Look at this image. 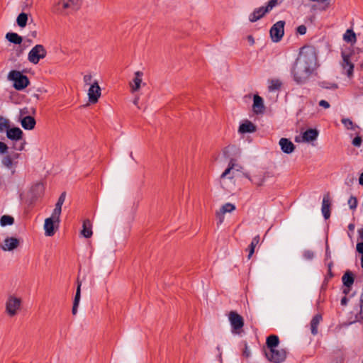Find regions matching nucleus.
Segmentation results:
<instances>
[{
    "label": "nucleus",
    "mask_w": 363,
    "mask_h": 363,
    "mask_svg": "<svg viewBox=\"0 0 363 363\" xmlns=\"http://www.w3.org/2000/svg\"><path fill=\"white\" fill-rule=\"evenodd\" d=\"M318 66L317 51L313 45H304L300 50L291 70L294 80L298 84L306 82Z\"/></svg>",
    "instance_id": "obj_1"
},
{
    "label": "nucleus",
    "mask_w": 363,
    "mask_h": 363,
    "mask_svg": "<svg viewBox=\"0 0 363 363\" xmlns=\"http://www.w3.org/2000/svg\"><path fill=\"white\" fill-rule=\"evenodd\" d=\"M7 78L9 81L13 82V86L18 91L23 90L30 84L28 77L18 70L9 72Z\"/></svg>",
    "instance_id": "obj_2"
},
{
    "label": "nucleus",
    "mask_w": 363,
    "mask_h": 363,
    "mask_svg": "<svg viewBox=\"0 0 363 363\" xmlns=\"http://www.w3.org/2000/svg\"><path fill=\"white\" fill-rule=\"evenodd\" d=\"M264 355L268 361L273 363L283 362L287 355L285 349L274 348L273 350H264Z\"/></svg>",
    "instance_id": "obj_3"
},
{
    "label": "nucleus",
    "mask_w": 363,
    "mask_h": 363,
    "mask_svg": "<svg viewBox=\"0 0 363 363\" xmlns=\"http://www.w3.org/2000/svg\"><path fill=\"white\" fill-rule=\"evenodd\" d=\"M229 321L231 325L232 332L235 334H240L244 326V319L236 311H232L228 314Z\"/></svg>",
    "instance_id": "obj_4"
},
{
    "label": "nucleus",
    "mask_w": 363,
    "mask_h": 363,
    "mask_svg": "<svg viewBox=\"0 0 363 363\" xmlns=\"http://www.w3.org/2000/svg\"><path fill=\"white\" fill-rule=\"evenodd\" d=\"M47 55V51L43 45H36L28 53V59L33 64H38L40 59Z\"/></svg>",
    "instance_id": "obj_5"
},
{
    "label": "nucleus",
    "mask_w": 363,
    "mask_h": 363,
    "mask_svg": "<svg viewBox=\"0 0 363 363\" xmlns=\"http://www.w3.org/2000/svg\"><path fill=\"white\" fill-rule=\"evenodd\" d=\"M284 25L285 21H279L272 26L269 33L273 42L278 43L281 40L284 34Z\"/></svg>",
    "instance_id": "obj_6"
},
{
    "label": "nucleus",
    "mask_w": 363,
    "mask_h": 363,
    "mask_svg": "<svg viewBox=\"0 0 363 363\" xmlns=\"http://www.w3.org/2000/svg\"><path fill=\"white\" fill-rule=\"evenodd\" d=\"M21 305V299L10 296L6 303V311L11 316H14Z\"/></svg>",
    "instance_id": "obj_7"
},
{
    "label": "nucleus",
    "mask_w": 363,
    "mask_h": 363,
    "mask_svg": "<svg viewBox=\"0 0 363 363\" xmlns=\"http://www.w3.org/2000/svg\"><path fill=\"white\" fill-rule=\"evenodd\" d=\"M273 8L272 5L267 2V6H260L255 9L252 13L249 16V21L252 23L256 22L262 17H264L267 13H269Z\"/></svg>",
    "instance_id": "obj_8"
},
{
    "label": "nucleus",
    "mask_w": 363,
    "mask_h": 363,
    "mask_svg": "<svg viewBox=\"0 0 363 363\" xmlns=\"http://www.w3.org/2000/svg\"><path fill=\"white\" fill-rule=\"evenodd\" d=\"M77 11L67 0H60L53 7V12L62 15H68L72 11Z\"/></svg>",
    "instance_id": "obj_9"
},
{
    "label": "nucleus",
    "mask_w": 363,
    "mask_h": 363,
    "mask_svg": "<svg viewBox=\"0 0 363 363\" xmlns=\"http://www.w3.org/2000/svg\"><path fill=\"white\" fill-rule=\"evenodd\" d=\"M101 87L99 86L98 82L95 81L91 84L88 90L89 101L91 104H96L98 102L101 94Z\"/></svg>",
    "instance_id": "obj_10"
},
{
    "label": "nucleus",
    "mask_w": 363,
    "mask_h": 363,
    "mask_svg": "<svg viewBox=\"0 0 363 363\" xmlns=\"http://www.w3.org/2000/svg\"><path fill=\"white\" fill-rule=\"evenodd\" d=\"M234 210H235V206L231 203H226L223 205L219 211L216 213V216L218 219V224H221L223 222L225 213H231Z\"/></svg>",
    "instance_id": "obj_11"
},
{
    "label": "nucleus",
    "mask_w": 363,
    "mask_h": 363,
    "mask_svg": "<svg viewBox=\"0 0 363 363\" xmlns=\"http://www.w3.org/2000/svg\"><path fill=\"white\" fill-rule=\"evenodd\" d=\"M18 245V239L13 237H8L4 240V244L1 245V248L4 251H11L17 248Z\"/></svg>",
    "instance_id": "obj_12"
},
{
    "label": "nucleus",
    "mask_w": 363,
    "mask_h": 363,
    "mask_svg": "<svg viewBox=\"0 0 363 363\" xmlns=\"http://www.w3.org/2000/svg\"><path fill=\"white\" fill-rule=\"evenodd\" d=\"M330 194L328 192L323 196L321 208L323 216L325 220L328 219L330 216Z\"/></svg>",
    "instance_id": "obj_13"
},
{
    "label": "nucleus",
    "mask_w": 363,
    "mask_h": 363,
    "mask_svg": "<svg viewBox=\"0 0 363 363\" xmlns=\"http://www.w3.org/2000/svg\"><path fill=\"white\" fill-rule=\"evenodd\" d=\"M23 133L18 127L9 128L6 131V137L13 141H18L23 138Z\"/></svg>",
    "instance_id": "obj_14"
},
{
    "label": "nucleus",
    "mask_w": 363,
    "mask_h": 363,
    "mask_svg": "<svg viewBox=\"0 0 363 363\" xmlns=\"http://www.w3.org/2000/svg\"><path fill=\"white\" fill-rule=\"evenodd\" d=\"M18 120L21 122V126L25 130H31L35 128L36 121L34 117L30 116H26L23 118H19Z\"/></svg>",
    "instance_id": "obj_15"
},
{
    "label": "nucleus",
    "mask_w": 363,
    "mask_h": 363,
    "mask_svg": "<svg viewBox=\"0 0 363 363\" xmlns=\"http://www.w3.org/2000/svg\"><path fill=\"white\" fill-rule=\"evenodd\" d=\"M281 150L286 154H290L295 150L294 144L288 138H282L279 143Z\"/></svg>",
    "instance_id": "obj_16"
},
{
    "label": "nucleus",
    "mask_w": 363,
    "mask_h": 363,
    "mask_svg": "<svg viewBox=\"0 0 363 363\" xmlns=\"http://www.w3.org/2000/svg\"><path fill=\"white\" fill-rule=\"evenodd\" d=\"M342 66L344 69H346L348 76L353 73L354 65L350 60V55L345 52H342Z\"/></svg>",
    "instance_id": "obj_17"
},
{
    "label": "nucleus",
    "mask_w": 363,
    "mask_h": 363,
    "mask_svg": "<svg viewBox=\"0 0 363 363\" xmlns=\"http://www.w3.org/2000/svg\"><path fill=\"white\" fill-rule=\"evenodd\" d=\"M77 287L76 290V294L74 296V301H73V306L72 309V313L75 315L77 313V309L80 301L81 298V286H82V281L77 279Z\"/></svg>",
    "instance_id": "obj_18"
},
{
    "label": "nucleus",
    "mask_w": 363,
    "mask_h": 363,
    "mask_svg": "<svg viewBox=\"0 0 363 363\" xmlns=\"http://www.w3.org/2000/svg\"><path fill=\"white\" fill-rule=\"evenodd\" d=\"M319 131L315 128H309L302 134L303 142L309 143L315 140L318 136Z\"/></svg>",
    "instance_id": "obj_19"
},
{
    "label": "nucleus",
    "mask_w": 363,
    "mask_h": 363,
    "mask_svg": "<svg viewBox=\"0 0 363 363\" xmlns=\"http://www.w3.org/2000/svg\"><path fill=\"white\" fill-rule=\"evenodd\" d=\"M252 108L256 114L262 113L264 109L263 99L257 94H255L253 98Z\"/></svg>",
    "instance_id": "obj_20"
},
{
    "label": "nucleus",
    "mask_w": 363,
    "mask_h": 363,
    "mask_svg": "<svg viewBox=\"0 0 363 363\" xmlns=\"http://www.w3.org/2000/svg\"><path fill=\"white\" fill-rule=\"evenodd\" d=\"M256 130V125L248 120H246L244 123H241L238 129V131L240 133H251L255 132Z\"/></svg>",
    "instance_id": "obj_21"
},
{
    "label": "nucleus",
    "mask_w": 363,
    "mask_h": 363,
    "mask_svg": "<svg viewBox=\"0 0 363 363\" xmlns=\"http://www.w3.org/2000/svg\"><path fill=\"white\" fill-rule=\"evenodd\" d=\"M55 219L48 218L45 220L44 228L47 236H52L55 233Z\"/></svg>",
    "instance_id": "obj_22"
},
{
    "label": "nucleus",
    "mask_w": 363,
    "mask_h": 363,
    "mask_svg": "<svg viewBox=\"0 0 363 363\" xmlns=\"http://www.w3.org/2000/svg\"><path fill=\"white\" fill-rule=\"evenodd\" d=\"M279 338L276 335H270L267 337L266 345L267 350H273L274 348L278 347L279 345Z\"/></svg>",
    "instance_id": "obj_23"
},
{
    "label": "nucleus",
    "mask_w": 363,
    "mask_h": 363,
    "mask_svg": "<svg viewBox=\"0 0 363 363\" xmlns=\"http://www.w3.org/2000/svg\"><path fill=\"white\" fill-rule=\"evenodd\" d=\"M143 72L138 71L135 73V77L133 80V83H130L131 91L133 92L138 91L140 87V84L142 82V77Z\"/></svg>",
    "instance_id": "obj_24"
},
{
    "label": "nucleus",
    "mask_w": 363,
    "mask_h": 363,
    "mask_svg": "<svg viewBox=\"0 0 363 363\" xmlns=\"http://www.w3.org/2000/svg\"><path fill=\"white\" fill-rule=\"evenodd\" d=\"M81 233L86 238H89L92 235L91 223L89 219L84 220Z\"/></svg>",
    "instance_id": "obj_25"
},
{
    "label": "nucleus",
    "mask_w": 363,
    "mask_h": 363,
    "mask_svg": "<svg viewBox=\"0 0 363 363\" xmlns=\"http://www.w3.org/2000/svg\"><path fill=\"white\" fill-rule=\"evenodd\" d=\"M322 320V315L320 314H316L314 315L311 321V330L313 335L318 334V327Z\"/></svg>",
    "instance_id": "obj_26"
},
{
    "label": "nucleus",
    "mask_w": 363,
    "mask_h": 363,
    "mask_svg": "<svg viewBox=\"0 0 363 363\" xmlns=\"http://www.w3.org/2000/svg\"><path fill=\"white\" fill-rule=\"evenodd\" d=\"M6 39L15 45H21L23 38L16 33L9 32L6 35Z\"/></svg>",
    "instance_id": "obj_27"
},
{
    "label": "nucleus",
    "mask_w": 363,
    "mask_h": 363,
    "mask_svg": "<svg viewBox=\"0 0 363 363\" xmlns=\"http://www.w3.org/2000/svg\"><path fill=\"white\" fill-rule=\"evenodd\" d=\"M342 281L343 283V286H352L354 284V274L350 271H347L344 274V275L342 277Z\"/></svg>",
    "instance_id": "obj_28"
},
{
    "label": "nucleus",
    "mask_w": 363,
    "mask_h": 363,
    "mask_svg": "<svg viewBox=\"0 0 363 363\" xmlns=\"http://www.w3.org/2000/svg\"><path fill=\"white\" fill-rule=\"evenodd\" d=\"M343 40L347 43H351L352 45L356 43V34L352 29H347L346 30L345 33L343 35Z\"/></svg>",
    "instance_id": "obj_29"
},
{
    "label": "nucleus",
    "mask_w": 363,
    "mask_h": 363,
    "mask_svg": "<svg viewBox=\"0 0 363 363\" xmlns=\"http://www.w3.org/2000/svg\"><path fill=\"white\" fill-rule=\"evenodd\" d=\"M359 239L362 240L357 244V251L361 255V267L363 269V228L358 230Z\"/></svg>",
    "instance_id": "obj_30"
},
{
    "label": "nucleus",
    "mask_w": 363,
    "mask_h": 363,
    "mask_svg": "<svg viewBox=\"0 0 363 363\" xmlns=\"http://www.w3.org/2000/svg\"><path fill=\"white\" fill-rule=\"evenodd\" d=\"M1 163L4 166L10 169L13 167H16L18 164V162H13L12 156H10V155H6L2 158Z\"/></svg>",
    "instance_id": "obj_31"
},
{
    "label": "nucleus",
    "mask_w": 363,
    "mask_h": 363,
    "mask_svg": "<svg viewBox=\"0 0 363 363\" xmlns=\"http://www.w3.org/2000/svg\"><path fill=\"white\" fill-rule=\"evenodd\" d=\"M259 235H256L255 238H253L250 245H249L248 247V250H249V254H248V259H250L251 258V257L252 256V255L254 254L255 252V249L256 247V246L258 245V243L259 242Z\"/></svg>",
    "instance_id": "obj_32"
},
{
    "label": "nucleus",
    "mask_w": 363,
    "mask_h": 363,
    "mask_svg": "<svg viewBox=\"0 0 363 363\" xmlns=\"http://www.w3.org/2000/svg\"><path fill=\"white\" fill-rule=\"evenodd\" d=\"M28 16V14L21 12L16 18L17 25L21 28H24L27 25Z\"/></svg>",
    "instance_id": "obj_33"
},
{
    "label": "nucleus",
    "mask_w": 363,
    "mask_h": 363,
    "mask_svg": "<svg viewBox=\"0 0 363 363\" xmlns=\"http://www.w3.org/2000/svg\"><path fill=\"white\" fill-rule=\"evenodd\" d=\"M14 223V218L9 215H4L0 218V225L2 227L11 225Z\"/></svg>",
    "instance_id": "obj_34"
},
{
    "label": "nucleus",
    "mask_w": 363,
    "mask_h": 363,
    "mask_svg": "<svg viewBox=\"0 0 363 363\" xmlns=\"http://www.w3.org/2000/svg\"><path fill=\"white\" fill-rule=\"evenodd\" d=\"M10 126L9 120L3 116H0V133L6 132Z\"/></svg>",
    "instance_id": "obj_35"
},
{
    "label": "nucleus",
    "mask_w": 363,
    "mask_h": 363,
    "mask_svg": "<svg viewBox=\"0 0 363 363\" xmlns=\"http://www.w3.org/2000/svg\"><path fill=\"white\" fill-rule=\"evenodd\" d=\"M281 83L279 80L272 79L270 82V84L269 85L268 88L270 91H272L279 89L281 88Z\"/></svg>",
    "instance_id": "obj_36"
},
{
    "label": "nucleus",
    "mask_w": 363,
    "mask_h": 363,
    "mask_svg": "<svg viewBox=\"0 0 363 363\" xmlns=\"http://www.w3.org/2000/svg\"><path fill=\"white\" fill-rule=\"evenodd\" d=\"M359 306V312L355 315V318L357 321L363 320V294H362L360 296Z\"/></svg>",
    "instance_id": "obj_37"
},
{
    "label": "nucleus",
    "mask_w": 363,
    "mask_h": 363,
    "mask_svg": "<svg viewBox=\"0 0 363 363\" xmlns=\"http://www.w3.org/2000/svg\"><path fill=\"white\" fill-rule=\"evenodd\" d=\"M61 211H62V208L55 206V208L52 213V216L50 218L55 219L57 223H59Z\"/></svg>",
    "instance_id": "obj_38"
},
{
    "label": "nucleus",
    "mask_w": 363,
    "mask_h": 363,
    "mask_svg": "<svg viewBox=\"0 0 363 363\" xmlns=\"http://www.w3.org/2000/svg\"><path fill=\"white\" fill-rule=\"evenodd\" d=\"M348 205L352 210L356 209L357 206V199L355 196H351L348 200Z\"/></svg>",
    "instance_id": "obj_39"
},
{
    "label": "nucleus",
    "mask_w": 363,
    "mask_h": 363,
    "mask_svg": "<svg viewBox=\"0 0 363 363\" xmlns=\"http://www.w3.org/2000/svg\"><path fill=\"white\" fill-rule=\"evenodd\" d=\"M341 121L347 129H354L353 122L350 119L342 118Z\"/></svg>",
    "instance_id": "obj_40"
},
{
    "label": "nucleus",
    "mask_w": 363,
    "mask_h": 363,
    "mask_svg": "<svg viewBox=\"0 0 363 363\" xmlns=\"http://www.w3.org/2000/svg\"><path fill=\"white\" fill-rule=\"evenodd\" d=\"M65 197H66V192L64 191L60 194V196L55 204V206L62 208V206L63 203L65 202Z\"/></svg>",
    "instance_id": "obj_41"
},
{
    "label": "nucleus",
    "mask_w": 363,
    "mask_h": 363,
    "mask_svg": "<svg viewBox=\"0 0 363 363\" xmlns=\"http://www.w3.org/2000/svg\"><path fill=\"white\" fill-rule=\"evenodd\" d=\"M75 9L78 10L82 4V0H67Z\"/></svg>",
    "instance_id": "obj_42"
},
{
    "label": "nucleus",
    "mask_w": 363,
    "mask_h": 363,
    "mask_svg": "<svg viewBox=\"0 0 363 363\" xmlns=\"http://www.w3.org/2000/svg\"><path fill=\"white\" fill-rule=\"evenodd\" d=\"M303 257L307 260H311L314 257V252L311 250H305L303 252Z\"/></svg>",
    "instance_id": "obj_43"
},
{
    "label": "nucleus",
    "mask_w": 363,
    "mask_h": 363,
    "mask_svg": "<svg viewBox=\"0 0 363 363\" xmlns=\"http://www.w3.org/2000/svg\"><path fill=\"white\" fill-rule=\"evenodd\" d=\"M8 145L5 143L0 141V154L6 153L8 152Z\"/></svg>",
    "instance_id": "obj_44"
},
{
    "label": "nucleus",
    "mask_w": 363,
    "mask_h": 363,
    "mask_svg": "<svg viewBox=\"0 0 363 363\" xmlns=\"http://www.w3.org/2000/svg\"><path fill=\"white\" fill-rule=\"evenodd\" d=\"M362 143V137L356 136L352 140V145L355 147H359Z\"/></svg>",
    "instance_id": "obj_45"
},
{
    "label": "nucleus",
    "mask_w": 363,
    "mask_h": 363,
    "mask_svg": "<svg viewBox=\"0 0 363 363\" xmlns=\"http://www.w3.org/2000/svg\"><path fill=\"white\" fill-rule=\"evenodd\" d=\"M306 30H307V28L305 25H300L296 28V32L300 35L306 34Z\"/></svg>",
    "instance_id": "obj_46"
},
{
    "label": "nucleus",
    "mask_w": 363,
    "mask_h": 363,
    "mask_svg": "<svg viewBox=\"0 0 363 363\" xmlns=\"http://www.w3.org/2000/svg\"><path fill=\"white\" fill-rule=\"evenodd\" d=\"M232 169H233V164H228L227 169L221 174V178H223L228 175Z\"/></svg>",
    "instance_id": "obj_47"
},
{
    "label": "nucleus",
    "mask_w": 363,
    "mask_h": 363,
    "mask_svg": "<svg viewBox=\"0 0 363 363\" xmlns=\"http://www.w3.org/2000/svg\"><path fill=\"white\" fill-rule=\"evenodd\" d=\"M345 359L342 354L338 355L335 359H334L332 363H343Z\"/></svg>",
    "instance_id": "obj_48"
},
{
    "label": "nucleus",
    "mask_w": 363,
    "mask_h": 363,
    "mask_svg": "<svg viewBox=\"0 0 363 363\" xmlns=\"http://www.w3.org/2000/svg\"><path fill=\"white\" fill-rule=\"evenodd\" d=\"M28 113H29L28 108L25 107V108H23L20 110L19 118H23V117L26 116V115H27Z\"/></svg>",
    "instance_id": "obj_49"
},
{
    "label": "nucleus",
    "mask_w": 363,
    "mask_h": 363,
    "mask_svg": "<svg viewBox=\"0 0 363 363\" xmlns=\"http://www.w3.org/2000/svg\"><path fill=\"white\" fill-rule=\"evenodd\" d=\"M92 79V76L91 74H86L84 76V82L86 84H90Z\"/></svg>",
    "instance_id": "obj_50"
},
{
    "label": "nucleus",
    "mask_w": 363,
    "mask_h": 363,
    "mask_svg": "<svg viewBox=\"0 0 363 363\" xmlns=\"http://www.w3.org/2000/svg\"><path fill=\"white\" fill-rule=\"evenodd\" d=\"M319 106L325 108H328L330 106V104L325 100H320L319 101Z\"/></svg>",
    "instance_id": "obj_51"
},
{
    "label": "nucleus",
    "mask_w": 363,
    "mask_h": 363,
    "mask_svg": "<svg viewBox=\"0 0 363 363\" xmlns=\"http://www.w3.org/2000/svg\"><path fill=\"white\" fill-rule=\"evenodd\" d=\"M284 0H269L268 3L272 5V7L274 8L277 5L281 4Z\"/></svg>",
    "instance_id": "obj_52"
},
{
    "label": "nucleus",
    "mask_w": 363,
    "mask_h": 363,
    "mask_svg": "<svg viewBox=\"0 0 363 363\" xmlns=\"http://www.w3.org/2000/svg\"><path fill=\"white\" fill-rule=\"evenodd\" d=\"M352 286H345L342 287V293L345 296L350 292Z\"/></svg>",
    "instance_id": "obj_53"
},
{
    "label": "nucleus",
    "mask_w": 363,
    "mask_h": 363,
    "mask_svg": "<svg viewBox=\"0 0 363 363\" xmlns=\"http://www.w3.org/2000/svg\"><path fill=\"white\" fill-rule=\"evenodd\" d=\"M325 82H323L322 84H323V87H325V88H327V89H337V84H331L330 86H325Z\"/></svg>",
    "instance_id": "obj_54"
},
{
    "label": "nucleus",
    "mask_w": 363,
    "mask_h": 363,
    "mask_svg": "<svg viewBox=\"0 0 363 363\" xmlns=\"http://www.w3.org/2000/svg\"><path fill=\"white\" fill-rule=\"evenodd\" d=\"M245 350L243 351V355L246 357H249L250 355V351L248 350V348H247V343L245 342Z\"/></svg>",
    "instance_id": "obj_55"
},
{
    "label": "nucleus",
    "mask_w": 363,
    "mask_h": 363,
    "mask_svg": "<svg viewBox=\"0 0 363 363\" xmlns=\"http://www.w3.org/2000/svg\"><path fill=\"white\" fill-rule=\"evenodd\" d=\"M233 164V169H235V168H241L240 166H239L237 163H236V160L234 159V158H231L229 163L228 164Z\"/></svg>",
    "instance_id": "obj_56"
},
{
    "label": "nucleus",
    "mask_w": 363,
    "mask_h": 363,
    "mask_svg": "<svg viewBox=\"0 0 363 363\" xmlns=\"http://www.w3.org/2000/svg\"><path fill=\"white\" fill-rule=\"evenodd\" d=\"M233 164V169H235V168H241L240 166H239L237 163H236V160L234 159V158H231L229 163L228 164Z\"/></svg>",
    "instance_id": "obj_57"
},
{
    "label": "nucleus",
    "mask_w": 363,
    "mask_h": 363,
    "mask_svg": "<svg viewBox=\"0 0 363 363\" xmlns=\"http://www.w3.org/2000/svg\"><path fill=\"white\" fill-rule=\"evenodd\" d=\"M348 301H349V298L344 296L342 298H341V301H340V303L342 306H346L348 303Z\"/></svg>",
    "instance_id": "obj_58"
},
{
    "label": "nucleus",
    "mask_w": 363,
    "mask_h": 363,
    "mask_svg": "<svg viewBox=\"0 0 363 363\" xmlns=\"http://www.w3.org/2000/svg\"><path fill=\"white\" fill-rule=\"evenodd\" d=\"M20 155H21L19 153H17V152H13L11 155H10V156H12L13 162H16L15 160L18 159Z\"/></svg>",
    "instance_id": "obj_59"
},
{
    "label": "nucleus",
    "mask_w": 363,
    "mask_h": 363,
    "mask_svg": "<svg viewBox=\"0 0 363 363\" xmlns=\"http://www.w3.org/2000/svg\"><path fill=\"white\" fill-rule=\"evenodd\" d=\"M333 277H334V274H333V272H332V269H329V270H328V273L327 277H325V279H328V278L331 279V278H333Z\"/></svg>",
    "instance_id": "obj_60"
},
{
    "label": "nucleus",
    "mask_w": 363,
    "mask_h": 363,
    "mask_svg": "<svg viewBox=\"0 0 363 363\" xmlns=\"http://www.w3.org/2000/svg\"><path fill=\"white\" fill-rule=\"evenodd\" d=\"M233 148H234V146H228V147H226L224 149V150H223V154H224V155L227 157V155H227L228 151L229 150H231V149H233Z\"/></svg>",
    "instance_id": "obj_61"
},
{
    "label": "nucleus",
    "mask_w": 363,
    "mask_h": 363,
    "mask_svg": "<svg viewBox=\"0 0 363 363\" xmlns=\"http://www.w3.org/2000/svg\"><path fill=\"white\" fill-rule=\"evenodd\" d=\"M247 40L251 45H253L255 43L254 38L252 35H248Z\"/></svg>",
    "instance_id": "obj_62"
},
{
    "label": "nucleus",
    "mask_w": 363,
    "mask_h": 363,
    "mask_svg": "<svg viewBox=\"0 0 363 363\" xmlns=\"http://www.w3.org/2000/svg\"><path fill=\"white\" fill-rule=\"evenodd\" d=\"M25 144H26V142L24 141L18 147H15V148L19 151H21L24 149Z\"/></svg>",
    "instance_id": "obj_63"
},
{
    "label": "nucleus",
    "mask_w": 363,
    "mask_h": 363,
    "mask_svg": "<svg viewBox=\"0 0 363 363\" xmlns=\"http://www.w3.org/2000/svg\"><path fill=\"white\" fill-rule=\"evenodd\" d=\"M359 183L362 186H363V172L360 174V177L359 178Z\"/></svg>",
    "instance_id": "obj_64"
}]
</instances>
